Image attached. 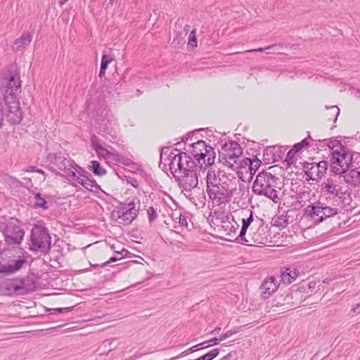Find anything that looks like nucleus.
Segmentation results:
<instances>
[{
	"instance_id": "obj_1",
	"label": "nucleus",
	"mask_w": 360,
	"mask_h": 360,
	"mask_svg": "<svg viewBox=\"0 0 360 360\" xmlns=\"http://www.w3.org/2000/svg\"><path fill=\"white\" fill-rule=\"evenodd\" d=\"M269 167L263 169L256 176L252 185V191L257 195L265 196L274 202H278L281 198L279 194L282 188V182L279 177L272 174Z\"/></svg>"
},
{
	"instance_id": "obj_2",
	"label": "nucleus",
	"mask_w": 360,
	"mask_h": 360,
	"mask_svg": "<svg viewBox=\"0 0 360 360\" xmlns=\"http://www.w3.org/2000/svg\"><path fill=\"white\" fill-rule=\"evenodd\" d=\"M4 255L5 257L0 262V274L4 275L15 274L25 267L28 263L29 254L22 248L6 250Z\"/></svg>"
},
{
	"instance_id": "obj_3",
	"label": "nucleus",
	"mask_w": 360,
	"mask_h": 360,
	"mask_svg": "<svg viewBox=\"0 0 360 360\" xmlns=\"http://www.w3.org/2000/svg\"><path fill=\"white\" fill-rule=\"evenodd\" d=\"M34 281L30 277L6 279L0 283V290L5 295H25L34 290Z\"/></svg>"
},
{
	"instance_id": "obj_4",
	"label": "nucleus",
	"mask_w": 360,
	"mask_h": 360,
	"mask_svg": "<svg viewBox=\"0 0 360 360\" xmlns=\"http://www.w3.org/2000/svg\"><path fill=\"white\" fill-rule=\"evenodd\" d=\"M206 169L202 170L194 169L190 172L184 173L177 176L179 185L182 188V192L191 200H195L197 194L201 192L198 187V178L201 174H204Z\"/></svg>"
},
{
	"instance_id": "obj_5",
	"label": "nucleus",
	"mask_w": 360,
	"mask_h": 360,
	"mask_svg": "<svg viewBox=\"0 0 360 360\" xmlns=\"http://www.w3.org/2000/svg\"><path fill=\"white\" fill-rule=\"evenodd\" d=\"M0 231L3 233L7 245H20L25 236V231L19 225L18 219L15 218H1Z\"/></svg>"
},
{
	"instance_id": "obj_6",
	"label": "nucleus",
	"mask_w": 360,
	"mask_h": 360,
	"mask_svg": "<svg viewBox=\"0 0 360 360\" xmlns=\"http://www.w3.org/2000/svg\"><path fill=\"white\" fill-rule=\"evenodd\" d=\"M243 148L236 141L225 143L219 153L220 162L231 169L238 168L241 165L240 158Z\"/></svg>"
},
{
	"instance_id": "obj_7",
	"label": "nucleus",
	"mask_w": 360,
	"mask_h": 360,
	"mask_svg": "<svg viewBox=\"0 0 360 360\" xmlns=\"http://www.w3.org/2000/svg\"><path fill=\"white\" fill-rule=\"evenodd\" d=\"M190 153L194 160L198 161V165H202L203 169L214 164L216 153L214 148L207 146L204 141H198L191 144Z\"/></svg>"
},
{
	"instance_id": "obj_8",
	"label": "nucleus",
	"mask_w": 360,
	"mask_h": 360,
	"mask_svg": "<svg viewBox=\"0 0 360 360\" xmlns=\"http://www.w3.org/2000/svg\"><path fill=\"white\" fill-rule=\"evenodd\" d=\"M236 178L232 176L229 183L224 181L218 186L207 189V194L212 203L217 206H220L229 202L232 198L233 191L235 189L233 186H236Z\"/></svg>"
},
{
	"instance_id": "obj_9",
	"label": "nucleus",
	"mask_w": 360,
	"mask_h": 360,
	"mask_svg": "<svg viewBox=\"0 0 360 360\" xmlns=\"http://www.w3.org/2000/svg\"><path fill=\"white\" fill-rule=\"evenodd\" d=\"M139 210V200L133 199L129 202L121 203L120 206L111 212V217L119 224H129L137 217Z\"/></svg>"
},
{
	"instance_id": "obj_10",
	"label": "nucleus",
	"mask_w": 360,
	"mask_h": 360,
	"mask_svg": "<svg viewBox=\"0 0 360 360\" xmlns=\"http://www.w3.org/2000/svg\"><path fill=\"white\" fill-rule=\"evenodd\" d=\"M51 238L48 229L41 225H35L31 231L30 250L35 252L49 250Z\"/></svg>"
},
{
	"instance_id": "obj_11",
	"label": "nucleus",
	"mask_w": 360,
	"mask_h": 360,
	"mask_svg": "<svg viewBox=\"0 0 360 360\" xmlns=\"http://www.w3.org/2000/svg\"><path fill=\"white\" fill-rule=\"evenodd\" d=\"M352 153L347 147L335 150L331 153V171L336 175L344 172L352 165Z\"/></svg>"
},
{
	"instance_id": "obj_12",
	"label": "nucleus",
	"mask_w": 360,
	"mask_h": 360,
	"mask_svg": "<svg viewBox=\"0 0 360 360\" xmlns=\"http://www.w3.org/2000/svg\"><path fill=\"white\" fill-rule=\"evenodd\" d=\"M54 163L58 169L64 172V176L69 184L75 181V177L81 174L82 168L76 165L73 160L65 158L63 156L56 155Z\"/></svg>"
},
{
	"instance_id": "obj_13",
	"label": "nucleus",
	"mask_w": 360,
	"mask_h": 360,
	"mask_svg": "<svg viewBox=\"0 0 360 360\" xmlns=\"http://www.w3.org/2000/svg\"><path fill=\"white\" fill-rule=\"evenodd\" d=\"M167 149V150H168ZM183 153L178 149H174L169 153L162 151L160 154V165L169 166V169L175 178L179 175V169H182L181 156Z\"/></svg>"
},
{
	"instance_id": "obj_14",
	"label": "nucleus",
	"mask_w": 360,
	"mask_h": 360,
	"mask_svg": "<svg viewBox=\"0 0 360 360\" xmlns=\"http://www.w3.org/2000/svg\"><path fill=\"white\" fill-rule=\"evenodd\" d=\"M257 222V225L254 224L250 228V231L247 236H245V239L239 240L238 243L247 245H258L266 243L268 235L266 227L259 225L258 221Z\"/></svg>"
},
{
	"instance_id": "obj_15",
	"label": "nucleus",
	"mask_w": 360,
	"mask_h": 360,
	"mask_svg": "<svg viewBox=\"0 0 360 360\" xmlns=\"http://www.w3.org/2000/svg\"><path fill=\"white\" fill-rule=\"evenodd\" d=\"M1 91L6 101L9 96L11 100L15 98V96L21 91L19 75L18 73L10 75L9 77L6 79V83L1 87Z\"/></svg>"
},
{
	"instance_id": "obj_16",
	"label": "nucleus",
	"mask_w": 360,
	"mask_h": 360,
	"mask_svg": "<svg viewBox=\"0 0 360 360\" xmlns=\"http://www.w3.org/2000/svg\"><path fill=\"white\" fill-rule=\"evenodd\" d=\"M342 184L341 176L336 174L328 178L323 183V188L327 194L333 195V196L339 198H342L345 193L346 190L343 188Z\"/></svg>"
},
{
	"instance_id": "obj_17",
	"label": "nucleus",
	"mask_w": 360,
	"mask_h": 360,
	"mask_svg": "<svg viewBox=\"0 0 360 360\" xmlns=\"http://www.w3.org/2000/svg\"><path fill=\"white\" fill-rule=\"evenodd\" d=\"M304 211L306 217L313 221L314 226H316L326 220L323 215V202L316 201L311 205H309L305 208Z\"/></svg>"
},
{
	"instance_id": "obj_18",
	"label": "nucleus",
	"mask_w": 360,
	"mask_h": 360,
	"mask_svg": "<svg viewBox=\"0 0 360 360\" xmlns=\"http://www.w3.org/2000/svg\"><path fill=\"white\" fill-rule=\"evenodd\" d=\"M7 120L13 124H19L22 119V112L18 101H10L8 105V113L6 114Z\"/></svg>"
},
{
	"instance_id": "obj_19",
	"label": "nucleus",
	"mask_w": 360,
	"mask_h": 360,
	"mask_svg": "<svg viewBox=\"0 0 360 360\" xmlns=\"http://www.w3.org/2000/svg\"><path fill=\"white\" fill-rule=\"evenodd\" d=\"M87 175H90L84 169H82L81 174L75 177V181H73L70 185L76 187L77 185H82L84 188L89 191H93L94 188H98V186L94 179H91Z\"/></svg>"
},
{
	"instance_id": "obj_20",
	"label": "nucleus",
	"mask_w": 360,
	"mask_h": 360,
	"mask_svg": "<svg viewBox=\"0 0 360 360\" xmlns=\"http://www.w3.org/2000/svg\"><path fill=\"white\" fill-rule=\"evenodd\" d=\"M278 285L277 279L274 276L265 279L260 287L263 298L270 297L277 290Z\"/></svg>"
},
{
	"instance_id": "obj_21",
	"label": "nucleus",
	"mask_w": 360,
	"mask_h": 360,
	"mask_svg": "<svg viewBox=\"0 0 360 360\" xmlns=\"http://www.w3.org/2000/svg\"><path fill=\"white\" fill-rule=\"evenodd\" d=\"M182 169L181 168L179 172V175L184 173L190 172L194 169L202 170L203 168L202 165H198L195 161L192 159L191 156L187 155L186 153H183L181 156Z\"/></svg>"
},
{
	"instance_id": "obj_22",
	"label": "nucleus",
	"mask_w": 360,
	"mask_h": 360,
	"mask_svg": "<svg viewBox=\"0 0 360 360\" xmlns=\"http://www.w3.org/2000/svg\"><path fill=\"white\" fill-rule=\"evenodd\" d=\"M342 176L345 182L350 184L354 186L360 185V168L347 169L344 172L339 174Z\"/></svg>"
},
{
	"instance_id": "obj_23",
	"label": "nucleus",
	"mask_w": 360,
	"mask_h": 360,
	"mask_svg": "<svg viewBox=\"0 0 360 360\" xmlns=\"http://www.w3.org/2000/svg\"><path fill=\"white\" fill-rule=\"evenodd\" d=\"M303 169L307 180L317 181L321 179L316 167V162H305L303 163Z\"/></svg>"
},
{
	"instance_id": "obj_24",
	"label": "nucleus",
	"mask_w": 360,
	"mask_h": 360,
	"mask_svg": "<svg viewBox=\"0 0 360 360\" xmlns=\"http://www.w3.org/2000/svg\"><path fill=\"white\" fill-rule=\"evenodd\" d=\"M299 275V271L293 268H286L281 274V281L285 284H290L294 282Z\"/></svg>"
},
{
	"instance_id": "obj_25",
	"label": "nucleus",
	"mask_w": 360,
	"mask_h": 360,
	"mask_svg": "<svg viewBox=\"0 0 360 360\" xmlns=\"http://www.w3.org/2000/svg\"><path fill=\"white\" fill-rule=\"evenodd\" d=\"M297 295L298 292L296 291L294 293L287 292L281 295L277 300L276 306L287 305L288 307H293L296 304L292 300Z\"/></svg>"
},
{
	"instance_id": "obj_26",
	"label": "nucleus",
	"mask_w": 360,
	"mask_h": 360,
	"mask_svg": "<svg viewBox=\"0 0 360 360\" xmlns=\"http://www.w3.org/2000/svg\"><path fill=\"white\" fill-rule=\"evenodd\" d=\"M32 39V35L27 32H25L22 35L15 39L13 44V49L20 50L21 48H24L28 46Z\"/></svg>"
},
{
	"instance_id": "obj_27",
	"label": "nucleus",
	"mask_w": 360,
	"mask_h": 360,
	"mask_svg": "<svg viewBox=\"0 0 360 360\" xmlns=\"http://www.w3.org/2000/svg\"><path fill=\"white\" fill-rule=\"evenodd\" d=\"M105 118L107 120V123H101L99 129L103 132L110 134L112 132L113 127L116 125L117 120L108 111L105 112Z\"/></svg>"
},
{
	"instance_id": "obj_28",
	"label": "nucleus",
	"mask_w": 360,
	"mask_h": 360,
	"mask_svg": "<svg viewBox=\"0 0 360 360\" xmlns=\"http://www.w3.org/2000/svg\"><path fill=\"white\" fill-rule=\"evenodd\" d=\"M207 189H210L221 184V179L216 176L214 170L209 169L206 175Z\"/></svg>"
},
{
	"instance_id": "obj_29",
	"label": "nucleus",
	"mask_w": 360,
	"mask_h": 360,
	"mask_svg": "<svg viewBox=\"0 0 360 360\" xmlns=\"http://www.w3.org/2000/svg\"><path fill=\"white\" fill-rule=\"evenodd\" d=\"M99 156H102L105 159L111 158L114 160H117L119 155L115 151H110L103 147V146L96 150Z\"/></svg>"
},
{
	"instance_id": "obj_30",
	"label": "nucleus",
	"mask_w": 360,
	"mask_h": 360,
	"mask_svg": "<svg viewBox=\"0 0 360 360\" xmlns=\"http://www.w3.org/2000/svg\"><path fill=\"white\" fill-rule=\"evenodd\" d=\"M89 169L96 176H101L106 174V170L101 166L97 160H92L91 162Z\"/></svg>"
},
{
	"instance_id": "obj_31",
	"label": "nucleus",
	"mask_w": 360,
	"mask_h": 360,
	"mask_svg": "<svg viewBox=\"0 0 360 360\" xmlns=\"http://www.w3.org/2000/svg\"><path fill=\"white\" fill-rule=\"evenodd\" d=\"M115 348V346H112V341L110 340H105L101 346L98 349V351H100L99 356H102L104 354H108L110 352L113 350Z\"/></svg>"
},
{
	"instance_id": "obj_32",
	"label": "nucleus",
	"mask_w": 360,
	"mask_h": 360,
	"mask_svg": "<svg viewBox=\"0 0 360 360\" xmlns=\"http://www.w3.org/2000/svg\"><path fill=\"white\" fill-rule=\"evenodd\" d=\"M34 199L36 200L34 207L43 208L44 210H46L48 208L46 200L44 198L41 197L40 193L35 194Z\"/></svg>"
},
{
	"instance_id": "obj_33",
	"label": "nucleus",
	"mask_w": 360,
	"mask_h": 360,
	"mask_svg": "<svg viewBox=\"0 0 360 360\" xmlns=\"http://www.w3.org/2000/svg\"><path fill=\"white\" fill-rule=\"evenodd\" d=\"M251 226V224L246 221L245 218L242 219V227L240 231L238 236L236 238L237 241L238 242L240 240L245 239V236H246V233L249 227Z\"/></svg>"
},
{
	"instance_id": "obj_34",
	"label": "nucleus",
	"mask_w": 360,
	"mask_h": 360,
	"mask_svg": "<svg viewBox=\"0 0 360 360\" xmlns=\"http://www.w3.org/2000/svg\"><path fill=\"white\" fill-rule=\"evenodd\" d=\"M219 349L215 348V349L210 350L207 354L196 359L195 360H212L215 357H217L219 355Z\"/></svg>"
},
{
	"instance_id": "obj_35",
	"label": "nucleus",
	"mask_w": 360,
	"mask_h": 360,
	"mask_svg": "<svg viewBox=\"0 0 360 360\" xmlns=\"http://www.w3.org/2000/svg\"><path fill=\"white\" fill-rule=\"evenodd\" d=\"M248 162L249 164V169L250 174H254L259 166L260 161L258 159L251 160L250 158H246L245 164H247Z\"/></svg>"
},
{
	"instance_id": "obj_36",
	"label": "nucleus",
	"mask_w": 360,
	"mask_h": 360,
	"mask_svg": "<svg viewBox=\"0 0 360 360\" xmlns=\"http://www.w3.org/2000/svg\"><path fill=\"white\" fill-rule=\"evenodd\" d=\"M323 215L326 219H327L329 217H333L338 213L337 208L329 207L326 205L325 203H323Z\"/></svg>"
},
{
	"instance_id": "obj_37",
	"label": "nucleus",
	"mask_w": 360,
	"mask_h": 360,
	"mask_svg": "<svg viewBox=\"0 0 360 360\" xmlns=\"http://www.w3.org/2000/svg\"><path fill=\"white\" fill-rule=\"evenodd\" d=\"M127 252H128V251L127 250L122 249L121 252H117V255H120V257H115V256L114 257H111L107 262L103 263L101 264V266L104 267V266H107L110 263L115 262H117V261L122 259L124 257V256H125L127 255Z\"/></svg>"
},
{
	"instance_id": "obj_38",
	"label": "nucleus",
	"mask_w": 360,
	"mask_h": 360,
	"mask_svg": "<svg viewBox=\"0 0 360 360\" xmlns=\"http://www.w3.org/2000/svg\"><path fill=\"white\" fill-rule=\"evenodd\" d=\"M324 142H326L327 146L333 151L336 149L340 150L341 148L344 147L338 140H324Z\"/></svg>"
},
{
	"instance_id": "obj_39",
	"label": "nucleus",
	"mask_w": 360,
	"mask_h": 360,
	"mask_svg": "<svg viewBox=\"0 0 360 360\" xmlns=\"http://www.w3.org/2000/svg\"><path fill=\"white\" fill-rule=\"evenodd\" d=\"M316 167H317L321 178H322L328 169V162L323 160L319 162H316Z\"/></svg>"
},
{
	"instance_id": "obj_40",
	"label": "nucleus",
	"mask_w": 360,
	"mask_h": 360,
	"mask_svg": "<svg viewBox=\"0 0 360 360\" xmlns=\"http://www.w3.org/2000/svg\"><path fill=\"white\" fill-rule=\"evenodd\" d=\"M114 60L112 56L103 53L101 57V68L106 70L108 65Z\"/></svg>"
},
{
	"instance_id": "obj_41",
	"label": "nucleus",
	"mask_w": 360,
	"mask_h": 360,
	"mask_svg": "<svg viewBox=\"0 0 360 360\" xmlns=\"http://www.w3.org/2000/svg\"><path fill=\"white\" fill-rule=\"evenodd\" d=\"M188 45L191 47L197 46V37H196V29L194 28L189 34Z\"/></svg>"
},
{
	"instance_id": "obj_42",
	"label": "nucleus",
	"mask_w": 360,
	"mask_h": 360,
	"mask_svg": "<svg viewBox=\"0 0 360 360\" xmlns=\"http://www.w3.org/2000/svg\"><path fill=\"white\" fill-rule=\"evenodd\" d=\"M207 345V342H201V343L198 344L196 345H194V346L191 347V348H189L187 351L182 352L181 355H183L184 354H186L187 352H194L198 351L199 349L208 347L209 345Z\"/></svg>"
},
{
	"instance_id": "obj_43",
	"label": "nucleus",
	"mask_w": 360,
	"mask_h": 360,
	"mask_svg": "<svg viewBox=\"0 0 360 360\" xmlns=\"http://www.w3.org/2000/svg\"><path fill=\"white\" fill-rule=\"evenodd\" d=\"M238 333V328H233L219 335V340H224L234 334Z\"/></svg>"
},
{
	"instance_id": "obj_44",
	"label": "nucleus",
	"mask_w": 360,
	"mask_h": 360,
	"mask_svg": "<svg viewBox=\"0 0 360 360\" xmlns=\"http://www.w3.org/2000/svg\"><path fill=\"white\" fill-rule=\"evenodd\" d=\"M266 49L272 50L273 52H276V51H278L279 50L278 45H271V46H267L266 48H259V49H257L248 50L247 51L248 52H262L264 50H266Z\"/></svg>"
},
{
	"instance_id": "obj_45",
	"label": "nucleus",
	"mask_w": 360,
	"mask_h": 360,
	"mask_svg": "<svg viewBox=\"0 0 360 360\" xmlns=\"http://www.w3.org/2000/svg\"><path fill=\"white\" fill-rule=\"evenodd\" d=\"M295 154L296 153L292 149H290L288 152L285 158V161L288 165H292L294 162V157Z\"/></svg>"
},
{
	"instance_id": "obj_46",
	"label": "nucleus",
	"mask_w": 360,
	"mask_h": 360,
	"mask_svg": "<svg viewBox=\"0 0 360 360\" xmlns=\"http://www.w3.org/2000/svg\"><path fill=\"white\" fill-rule=\"evenodd\" d=\"M91 146L95 151L102 146V145L100 143L98 137L96 135H93L91 136Z\"/></svg>"
},
{
	"instance_id": "obj_47",
	"label": "nucleus",
	"mask_w": 360,
	"mask_h": 360,
	"mask_svg": "<svg viewBox=\"0 0 360 360\" xmlns=\"http://www.w3.org/2000/svg\"><path fill=\"white\" fill-rule=\"evenodd\" d=\"M148 217L150 222H153L158 217L155 210L153 207H150L147 210Z\"/></svg>"
},
{
	"instance_id": "obj_48",
	"label": "nucleus",
	"mask_w": 360,
	"mask_h": 360,
	"mask_svg": "<svg viewBox=\"0 0 360 360\" xmlns=\"http://www.w3.org/2000/svg\"><path fill=\"white\" fill-rule=\"evenodd\" d=\"M73 309V307H64V308H55V309H50L49 311H51V314H56L57 313H65V312H70Z\"/></svg>"
},
{
	"instance_id": "obj_49",
	"label": "nucleus",
	"mask_w": 360,
	"mask_h": 360,
	"mask_svg": "<svg viewBox=\"0 0 360 360\" xmlns=\"http://www.w3.org/2000/svg\"><path fill=\"white\" fill-rule=\"evenodd\" d=\"M326 108L330 110L331 115L334 116V121L335 122L340 114V109L337 106H330V108L326 106Z\"/></svg>"
},
{
	"instance_id": "obj_50",
	"label": "nucleus",
	"mask_w": 360,
	"mask_h": 360,
	"mask_svg": "<svg viewBox=\"0 0 360 360\" xmlns=\"http://www.w3.org/2000/svg\"><path fill=\"white\" fill-rule=\"evenodd\" d=\"M220 342H221V340H219V338H213L207 341H205V342H207L206 345H209V347L211 345H217L219 344Z\"/></svg>"
},
{
	"instance_id": "obj_51",
	"label": "nucleus",
	"mask_w": 360,
	"mask_h": 360,
	"mask_svg": "<svg viewBox=\"0 0 360 360\" xmlns=\"http://www.w3.org/2000/svg\"><path fill=\"white\" fill-rule=\"evenodd\" d=\"M179 223L180 225H181L182 226H186V227H188V223H187V220H186V218L185 216L184 215H180L179 217Z\"/></svg>"
},
{
	"instance_id": "obj_52",
	"label": "nucleus",
	"mask_w": 360,
	"mask_h": 360,
	"mask_svg": "<svg viewBox=\"0 0 360 360\" xmlns=\"http://www.w3.org/2000/svg\"><path fill=\"white\" fill-rule=\"evenodd\" d=\"M303 148L302 147V145L300 143H295L293 147H292V150L297 153H298L299 151H300Z\"/></svg>"
},
{
	"instance_id": "obj_53",
	"label": "nucleus",
	"mask_w": 360,
	"mask_h": 360,
	"mask_svg": "<svg viewBox=\"0 0 360 360\" xmlns=\"http://www.w3.org/2000/svg\"><path fill=\"white\" fill-rule=\"evenodd\" d=\"M245 220L249 223H250L251 224H253L252 225H256L255 223H254V218H253V214H252V212L250 211V214L249 216L245 219Z\"/></svg>"
},
{
	"instance_id": "obj_54",
	"label": "nucleus",
	"mask_w": 360,
	"mask_h": 360,
	"mask_svg": "<svg viewBox=\"0 0 360 360\" xmlns=\"http://www.w3.org/2000/svg\"><path fill=\"white\" fill-rule=\"evenodd\" d=\"M128 182L131 184L134 188H137L139 186V184L136 179L134 178H131L128 180Z\"/></svg>"
},
{
	"instance_id": "obj_55",
	"label": "nucleus",
	"mask_w": 360,
	"mask_h": 360,
	"mask_svg": "<svg viewBox=\"0 0 360 360\" xmlns=\"http://www.w3.org/2000/svg\"><path fill=\"white\" fill-rule=\"evenodd\" d=\"M316 281H309V283H308V288L312 291L313 290L315 289L316 288Z\"/></svg>"
},
{
	"instance_id": "obj_56",
	"label": "nucleus",
	"mask_w": 360,
	"mask_h": 360,
	"mask_svg": "<svg viewBox=\"0 0 360 360\" xmlns=\"http://www.w3.org/2000/svg\"><path fill=\"white\" fill-rule=\"evenodd\" d=\"M360 302L356 304L354 307H352L351 311L353 313H359L360 312Z\"/></svg>"
},
{
	"instance_id": "obj_57",
	"label": "nucleus",
	"mask_w": 360,
	"mask_h": 360,
	"mask_svg": "<svg viewBox=\"0 0 360 360\" xmlns=\"http://www.w3.org/2000/svg\"><path fill=\"white\" fill-rule=\"evenodd\" d=\"M221 330V328L217 326L214 330H212L211 332H210V335H217L220 332Z\"/></svg>"
},
{
	"instance_id": "obj_58",
	"label": "nucleus",
	"mask_w": 360,
	"mask_h": 360,
	"mask_svg": "<svg viewBox=\"0 0 360 360\" xmlns=\"http://www.w3.org/2000/svg\"><path fill=\"white\" fill-rule=\"evenodd\" d=\"M232 357H233V355L231 354V353H229L228 354H226L225 356H224L220 360H232Z\"/></svg>"
},
{
	"instance_id": "obj_59",
	"label": "nucleus",
	"mask_w": 360,
	"mask_h": 360,
	"mask_svg": "<svg viewBox=\"0 0 360 360\" xmlns=\"http://www.w3.org/2000/svg\"><path fill=\"white\" fill-rule=\"evenodd\" d=\"M307 139H308L307 138V139H303V140L300 142V143H301V145H302V148H304V146H308V145H309V142H308V140H307Z\"/></svg>"
},
{
	"instance_id": "obj_60",
	"label": "nucleus",
	"mask_w": 360,
	"mask_h": 360,
	"mask_svg": "<svg viewBox=\"0 0 360 360\" xmlns=\"http://www.w3.org/2000/svg\"><path fill=\"white\" fill-rule=\"evenodd\" d=\"M105 69H102V68H100V71H99V77L101 78H102L103 77L105 76Z\"/></svg>"
},
{
	"instance_id": "obj_61",
	"label": "nucleus",
	"mask_w": 360,
	"mask_h": 360,
	"mask_svg": "<svg viewBox=\"0 0 360 360\" xmlns=\"http://www.w3.org/2000/svg\"><path fill=\"white\" fill-rule=\"evenodd\" d=\"M186 34H187L190 30V25L186 24L185 26H184V28Z\"/></svg>"
},
{
	"instance_id": "obj_62",
	"label": "nucleus",
	"mask_w": 360,
	"mask_h": 360,
	"mask_svg": "<svg viewBox=\"0 0 360 360\" xmlns=\"http://www.w3.org/2000/svg\"><path fill=\"white\" fill-rule=\"evenodd\" d=\"M36 172L41 174L43 175H44V174H45L43 170L40 169H36Z\"/></svg>"
},
{
	"instance_id": "obj_63",
	"label": "nucleus",
	"mask_w": 360,
	"mask_h": 360,
	"mask_svg": "<svg viewBox=\"0 0 360 360\" xmlns=\"http://www.w3.org/2000/svg\"><path fill=\"white\" fill-rule=\"evenodd\" d=\"M68 0H60V3H59V4H60V6H63V5H64V4H65L66 2H68Z\"/></svg>"
},
{
	"instance_id": "obj_64",
	"label": "nucleus",
	"mask_w": 360,
	"mask_h": 360,
	"mask_svg": "<svg viewBox=\"0 0 360 360\" xmlns=\"http://www.w3.org/2000/svg\"><path fill=\"white\" fill-rule=\"evenodd\" d=\"M30 171H32V172H36L35 167H31V169H30Z\"/></svg>"
}]
</instances>
